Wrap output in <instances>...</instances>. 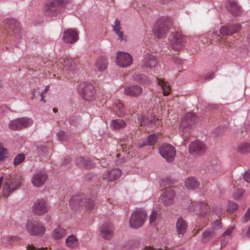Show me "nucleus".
Returning a JSON list of instances; mask_svg holds the SVG:
<instances>
[{
	"label": "nucleus",
	"instance_id": "54",
	"mask_svg": "<svg viewBox=\"0 0 250 250\" xmlns=\"http://www.w3.org/2000/svg\"><path fill=\"white\" fill-rule=\"evenodd\" d=\"M233 228L231 227L226 230L223 234V236L230 235L232 232Z\"/></svg>",
	"mask_w": 250,
	"mask_h": 250
},
{
	"label": "nucleus",
	"instance_id": "48",
	"mask_svg": "<svg viewBox=\"0 0 250 250\" xmlns=\"http://www.w3.org/2000/svg\"><path fill=\"white\" fill-rule=\"evenodd\" d=\"M238 208V205L235 203L229 202L228 203V210L230 211H234Z\"/></svg>",
	"mask_w": 250,
	"mask_h": 250
},
{
	"label": "nucleus",
	"instance_id": "35",
	"mask_svg": "<svg viewBox=\"0 0 250 250\" xmlns=\"http://www.w3.org/2000/svg\"><path fill=\"white\" fill-rule=\"evenodd\" d=\"M158 84L161 86L163 90V94L164 96H167L170 93V88L167 83L164 81V80L157 78V79Z\"/></svg>",
	"mask_w": 250,
	"mask_h": 250
},
{
	"label": "nucleus",
	"instance_id": "59",
	"mask_svg": "<svg viewBox=\"0 0 250 250\" xmlns=\"http://www.w3.org/2000/svg\"><path fill=\"white\" fill-rule=\"evenodd\" d=\"M246 235L248 237L250 238V226L249 227L248 229L247 230Z\"/></svg>",
	"mask_w": 250,
	"mask_h": 250
},
{
	"label": "nucleus",
	"instance_id": "34",
	"mask_svg": "<svg viewBox=\"0 0 250 250\" xmlns=\"http://www.w3.org/2000/svg\"><path fill=\"white\" fill-rule=\"evenodd\" d=\"M215 235L213 229L209 228L207 229L202 233L201 241L206 243L209 241Z\"/></svg>",
	"mask_w": 250,
	"mask_h": 250
},
{
	"label": "nucleus",
	"instance_id": "51",
	"mask_svg": "<svg viewBox=\"0 0 250 250\" xmlns=\"http://www.w3.org/2000/svg\"><path fill=\"white\" fill-rule=\"evenodd\" d=\"M221 228V223L220 220H216L212 225V228L214 229H219Z\"/></svg>",
	"mask_w": 250,
	"mask_h": 250
},
{
	"label": "nucleus",
	"instance_id": "55",
	"mask_svg": "<svg viewBox=\"0 0 250 250\" xmlns=\"http://www.w3.org/2000/svg\"><path fill=\"white\" fill-rule=\"evenodd\" d=\"M9 240L11 241L12 242H18L20 240V238L17 236H10L8 237Z\"/></svg>",
	"mask_w": 250,
	"mask_h": 250
},
{
	"label": "nucleus",
	"instance_id": "17",
	"mask_svg": "<svg viewBox=\"0 0 250 250\" xmlns=\"http://www.w3.org/2000/svg\"><path fill=\"white\" fill-rule=\"evenodd\" d=\"M139 121H140L141 126H147L150 129L153 128V125L155 127H158L161 125V121L156 117H151L150 119H148L147 117L146 118L142 116Z\"/></svg>",
	"mask_w": 250,
	"mask_h": 250
},
{
	"label": "nucleus",
	"instance_id": "61",
	"mask_svg": "<svg viewBox=\"0 0 250 250\" xmlns=\"http://www.w3.org/2000/svg\"><path fill=\"white\" fill-rule=\"evenodd\" d=\"M199 230H200V229H198V230H197L196 231V232L193 234V236H194L195 235H196V234H197V233H198V232H199Z\"/></svg>",
	"mask_w": 250,
	"mask_h": 250
},
{
	"label": "nucleus",
	"instance_id": "52",
	"mask_svg": "<svg viewBox=\"0 0 250 250\" xmlns=\"http://www.w3.org/2000/svg\"><path fill=\"white\" fill-rule=\"evenodd\" d=\"M214 73L212 72H210L207 73L204 76V79L206 80H210L214 78Z\"/></svg>",
	"mask_w": 250,
	"mask_h": 250
},
{
	"label": "nucleus",
	"instance_id": "3",
	"mask_svg": "<svg viewBox=\"0 0 250 250\" xmlns=\"http://www.w3.org/2000/svg\"><path fill=\"white\" fill-rule=\"evenodd\" d=\"M147 214L145 211L139 209L134 211L129 218V225L134 229L141 228L145 223Z\"/></svg>",
	"mask_w": 250,
	"mask_h": 250
},
{
	"label": "nucleus",
	"instance_id": "62",
	"mask_svg": "<svg viewBox=\"0 0 250 250\" xmlns=\"http://www.w3.org/2000/svg\"><path fill=\"white\" fill-rule=\"evenodd\" d=\"M53 110L54 112L56 113V112H57V110H57V108H53Z\"/></svg>",
	"mask_w": 250,
	"mask_h": 250
},
{
	"label": "nucleus",
	"instance_id": "28",
	"mask_svg": "<svg viewBox=\"0 0 250 250\" xmlns=\"http://www.w3.org/2000/svg\"><path fill=\"white\" fill-rule=\"evenodd\" d=\"M132 139L131 137L126 136L121 141V146L123 152L129 154L130 149L131 148Z\"/></svg>",
	"mask_w": 250,
	"mask_h": 250
},
{
	"label": "nucleus",
	"instance_id": "19",
	"mask_svg": "<svg viewBox=\"0 0 250 250\" xmlns=\"http://www.w3.org/2000/svg\"><path fill=\"white\" fill-rule=\"evenodd\" d=\"M121 171L118 168H113L106 171L103 174V180L105 182H111L120 177Z\"/></svg>",
	"mask_w": 250,
	"mask_h": 250
},
{
	"label": "nucleus",
	"instance_id": "46",
	"mask_svg": "<svg viewBox=\"0 0 250 250\" xmlns=\"http://www.w3.org/2000/svg\"><path fill=\"white\" fill-rule=\"evenodd\" d=\"M244 192V189H238L235 192L233 193V197L236 200H238L242 196Z\"/></svg>",
	"mask_w": 250,
	"mask_h": 250
},
{
	"label": "nucleus",
	"instance_id": "39",
	"mask_svg": "<svg viewBox=\"0 0 250 250\" xmlns=\"http://www.w3.org/2000/svg\"><path fill=\"white\" fill-rule=\"evenodd\" d=\"M111 125L114 129L118 130L125 127L126 123L124 120L116 119L112 121Z\"/></svg>",
	"mask_w": 250,
	"mask_h": 250
},
{
	"label": "nucleus",
	"instance_id": "20",
	"mask_svg": "<svg viewBox=\"0 0 250 250\" xmlns=\"http://www.w3.org/2000/svg\"><path fill=\"white\" fill-rule=\"evenodd\" d=\"M113 231V225L111 223H104L101 227V235L105 239H110L112 237Z\"/></svg>",
	"mask_w": 250,
	"mask_h": 250
},
{
	"label": "nucleus",
	"instance_id": "38",
	"mask_svg": "<svg viewBox=\"0 0 250 250\" xmlns=\"http://www.w3.org/2000/svg\"><path fill=\"white\" fill-rule=\"evenodd\" d=\"M62 69L65 71L73 70L76 66L75 62L71 59H67L64 61Z\"/></svg>",
	"mask_w": 250,
	"mask_h": 250
},
{
	"label": "nucleus",
	"instance_id": "8",
	"mask_svg": "<svg viewBox=\"0 0 250 250\" xmlns=\"http://www.w3.org/2000/svg\"><path fill=\"white\" fill-rule=\"evenodd\" d=\"M33 124V120L29 118L22 117L12 121L9 126L12 130H20L27 127Z\"/></svg>",
	"mask_w": 250,
	"mask_h": 250
},
{
	"label": "nucleus",
	"instance_id": "29",
	"mask_svg": "<svg viewBox=\"0 0 250 250\" xmlns=\"http://www.w3.org/2000/svg\"><path fill=\"white\" fill-rule=\"evenodd\" d=\"M112 109L113 112L118 116H123L125 115V110L124 104L120 101L114 103Z\"/></svg>",
	"mask_w": 250,
	"mask_h": 250
},
{
	"label": "nucleus",
	"instance_id": "30",
	"mask_svg": "<svg viewBox=\"0 0 250 250\" xmlns=\"http://www.w3.org/2000/svg\"><path fill=\"white\" fill-rule=\"evenodd\" d=\"M107 64V59L101 56L97 58L95 62V67L99 71H102L106 68Z\"/></svg>",
	"mask_w": 250,
	"mask_h": 250
},
{
	"label": "nucleus",
	"instance_id": "1",
	"mask_svg": "<svg viewBox=\"0 0 250 250\" xmlns=\"http://www.w3.org/2000/svg\"><path fill=\"white\" fill-rule=\"evenodd\" d=\"M4 180L2 192L3 196L5 197H8L12 192L18 189L23 181L21 176L20 175L6 176Z\"/></svg>",
	"mask_w": 250,
	"mask_h": 250
},
{
	"label": "nucleus",
	"instance_id": "47",
	"mask_svg": "<svg viewBox=\"0 0 250 250\" xmlns=\"http://www.w3.org/2000/svg\"><path fill=\"white\" fill-rule=\"evenodd\" d=\"M157 213L155 210H153L149 217V221L150 223L154 222L157 218Z\"/></svg>",
	"mask_w": 250,
	"mask_h": 250
},
{
	"label": "nucleus",
	"instance_id": "40",
	"mask_svg": "<svg viewBox=\"0 0 250 250\" xmlns=\"http://www.w3.org/2000/svg\"><path fill=\"white\" fill-rule=\"evenodd\" d=\"M67 246L71 248H76L78 246V239L75 235L69 236L65 240Z\"/></svg>",
	"mask_w": 250,
	"mask_h": 250
},
{
	"label": "nucleus",
	"instance_id": "31",
	"mask_svg": "<svg viewBox=\"0 0 250 250\" xmlns=\"http://www.w3.org/2000/svg\"><path fill=\"white\" fill-rule=\"evenodd\" d=\"M185 184L188 189H195L198 188L199 182L195 177H190L186 179Z\"/></svg>",
	"mask_w": 250,
	"mask_h": 250
},
{
	"label": "nucleus",
	"instance_id": "6",
	"mask_svg": "<svg viewBox=\"0 0 250 250\" xmlns=\"http://www.w3.org/2000/svg\"><path fill=\"white\" fill-rule=\"evenodd\" d=\"M188 38L183 36L181 32H175L170 37V45L173 50L179 51L183 48Z\"/></svg>",
	"mask_w": 250,
	"mask_h": 250
},
{
	"label": "nucleus",
	"instance_id": "50",
	"mask_svg": "<svg viewBox=\"0 0 250 250\" xmlns=\"http://www.w3.org/2000/svg\"><path fill=\"white\" fill-rule=\"evenodd\" d=\"M7 150L2 147V146L0 144V161L3 159L7 154Z\"/></svg>",
	"mask_w": 250,
	"mask_h": 250
},
{
	"label": "nucleus",
	"instance_id": "12",
	"mask_svg": "<svg viewBox=\"0 0 250 250\" xmlns=\"http://www.w3.org/2000/svg\"><path fill=\"white\" fill-rule=\"evenodd\" d=\"M209 34L211 36V40L221 46L229 47H231L233 44L231 38L221 37L214 31H210Z\"/></svg>",
	"mask_w": 250,
	"mask_h": 250
},
{
	"label": "nucleus",
	"instance_id": "36",
	"mask_svg": "<svg viewBox=\"0 0 250 250\" xmlns=\"http://www.w3.org/2000/svg\"><path fill=\"white\" fill-rule=\"evenodd\" d=\"M66 233V230L60 227L55 229L52 233V237L55 239H59L62 238Z\"/></svg>",
	"mask_w": 250,
	"mask_h": 250
},
{
	"label": "nucleus",
	"instance_id": "22",
	"mask_svg": "<svg viewBox=\"0 0 250 250\" xmlns=\"http://www.w3.org/2000/svg\"><path fill=\"white\" fill-rule=\"evenodd\" d=\"M205 150V146L204 144L199 141L191 142L189 146V152L192 155H196L202 153Z\"/></svg>",
	"mask_w": 250,
	"mask_h": 250
},
{
	"label": "nucleus",
	"instance_id": "44",
	"mask_svg": "<svg viewBox=\"0 0 250 250\" xmlns=\"http://www.w3.org/2000/svg\"><path fill=\"white\" fill-rule=\"evenodd\" d=\"M32 99L37 98L38 96H39L41 97L40 101L45 102V100L43 98V93L40 91L39 88L38 87L34 89L32 92Z\"/></svg>",
	"mask_w": 250,
	"mask_h": 250
},
{
	"label": "nucleus",
	"instance_id": "18",
	"mask_svg": "<svg viewBox=\"0 0 250 250\" xmlns=\"http://www.w3.org/2000/svg\"><path fill=\"white\" fill-rule=\"evenodd\" d=\"M62 39L66 43H73L79 39L77 31L73 29H68L63 32Z\"/></svg>",
	"mask_w": 250,
	"mask_h": 250
},
{
	"label": "nucleus",
	"instance_id": "9",
	"mask_svg": "<svg viewBox=\"0 0 250 250\" xmlns=\"http://www.w3.org/2000/svg\"><path fill=\"white\" fill-rule=\"evenodd\" d=\"M196 115L193 113H186L182 119L179 127L183 131H188L191 126L194 124L196 121Z\"/></svg>",
	"mask_w": 250,
	"mask_h": 250
},
{
	"label": "nucleus",
	"instance_id": "21",
	"mask_svg": "<svg viewBox=\"0 0 250 250\" xmlns=\"http://www.w3.org/2000/svg\"><path fill=\"white\" fill-rule=\"evenodd\" d=\"M47 178V176L45 172H38L33 175L32 183L34 186L40 187L45 183Z\"/></svg>",
	"mask_w": 250,
	"mask_h": 250
},
{
	"label": "nucleus",
	"instance_id": "5",
	"mask_svg": "<svg viewBox=\"0 0 250 250\" xmlns=\"http://www.w3.org/2000/svg\"><path fill=\"white\" fill-rule=\"evenodd\" d=\"M27 232L33 236H42L45 231V228L42 223L37 220H29L26 225Z\"/></svg>",
	"mask_w": 250,
	"mask_h": 250
},
{
	"label": "nucleus",
	"instance_id": "26",
	"mask_svg": "<svg viewBox=\"0 0 250 250\" xmlns=\"http://www.w3.org/2000/svg\"><path fill=\"white\" fill-rule=\"evenodd\" d=\"M112 27L114 32L118 36V40L121 42L126 41V36L124 34V32L121 30V22L118 19L115 20Z\"/></svg>",
	"mask_w": 250,
	"mask_h": 250
},
{
	"label": "nucleus",
	"instance_id": "42",
	"mask_svg": "<svg viewBox=\"0 0 250 250\" xmlns=\"http://www.w3.org/2000/svg\"><path fill=\"white\" fill-rule=\"evenodd\" d=\"M134 80L141 84H146L150 83L148 78L144 75L136 74L133 76Z\"/></svg>",
	"mask_w": 250,
	"mask_h": 250
},
{
	"label": "nucleus",
	"instance_id": "37",
	"mask_svg": "<svg viewBox=\"0 0 250 250\" xmlns=\"http://www.w3.org/2000/svg\"><path fill=\"white\" fill-rule=\"evenodd\" d=\"M8 24L10 28L14 30V37H19V35L18 34L20 32L19 23L15 20L11 19L8 21Z\"/></svg>",
	"mask_w": 250,
	"mask_h": 250
},
{
	"label": "nucleus",
	"instance_id": "24",
	"mask_svg": "<svg viewBox=\"0 0 250 250\" xmlns=\"http://www.w3.org/2000/svg\"><path fill=\"white\" fill-rule=\"evenodd\" d=\"M241 29V26L238 24L222 26L220 29V33L223 35H231L238 32Z\"/></svg>",
	"mask_w": 250,
	"mask_h": 250
},
{
	"label": "nucleus",
	"instance_id": "15",
	"mask_svg": "<svg viewBox=\"0 0 250 250\" xmlns=\"http://www.w3.org/2000/svg\"><path fill=\"white\" fill-rule=\"evenodd\" d=\"M175 192L171 188H167L163 193L160 196V202L164 205L167 206L172 205L174 202Z\"/></svg>",
	"mask_w": 250,
	"mask_h": 250
},
{
	"label": "nucleus",
	"instance_id": "32",
	"mask_svg": "<svg viewBox=\"0 0 250 250\" xmlns=\"http://www.w3.org/2000/svg\"><path fill=\"white\" fill-rule=\"evenodd\" d=\"M187 224L182 218L178 219L176 223V229L179 235H183L186 231Z\"/></svg>",
	"mask_w": 250,
	"mask_h": 250
},
{
	"label": "nucleus",
	"instance_id": "27",
	"mask_svg": "<svg viewBox=\"0 0 250 250\" xmlns=\"http://www.w3.org/2000/svg\"><path fill=\"white\" fill-rule=\"evenodd\" d=\"M226 7L228 10L233 15H238L241 11L240 7L234 0H229L227 4Z\"/></svg>",
	"mask_w": 250,
	"mask_h": 250
},
{
	"label": "nucleus",
	"instance_id": "49",
	"mask_svg": "<svg viewBox=\"0 0 250 250\" xmlns=\"http://www.w3.org/2000/svg\"><path fill=\"white\" fill-rule=\"evenodd\" d=\"M250 220V207L248 209L245 215L242 219L243 223H245Z\"/></svg>",
	"mask_w": 250,
	"mask_h": 250
},
{
	"label": "nucleus",
	"instance_id": "10",
	"mask_svg": "<svg viewBox=\"0 0 250 250\" xmlns=\"http://www.w3.org/2000/svg\"><path fill=\"white\" fill-rule=\"evenodd\" d=\"M62 2V0H48L43 7L44 14L47 16L54 15L57 13L59 6Z\"/></svg>",
	"mask_w": 250,
	"mask_h": 250
},
{
	"label": "nucleus",
	"instance_id": "56",
	"mask_svg": "<svg viewBox=\"0 0 250 250\" xmlns=\"http://www.w3.org/2000/svg\"><path fill=\"white\" fill-rule=\"evenodd\" d=\"M64 136H65V133L64 132L61 131V132L58 133V136L59 139H60L61 140L63 141L64 140Z\"/></svg>",
	"mask_w": 250,
	"mask_h": 250
},
{
	"label": "nucleus",
	"instance_id": "11",
	"mask_svg": "<svg viewBox=\"0 0 250 250\" xmlns=\"http://www.w3.org/2000/svg\"><path fill=\"white\" fill-rule=\"evenodd\" d=\"M159 152L161 156L167 162L172 161L176 154L175 148L171 145L165 144L159 148Z\"/></svg>",
	"mask_w": 250,
	"mask_h": 250
},
{
	"label": "nucleus",
	"instance_id": "23",
	"mask_svg": "<svg viewBox=\"0 0 250 250\" xmlns=\"http://www.w3.org/2000/svg\"><path fill=\"white\" fill-rule=\"evenodd\" d=\"M142 92V88L140 86L137 85L126 86L124 88L125 94L134 97L139 96Z\"/></svg>",
	"mask_w": 250,
	"mask_h": 250
},
{
	"label": "nucleus",
	"instance_id": "7",
	"mask_svg": "<svg viewBox=\"0 0 250 250\" xmlns=\"http://www.w3.org/2000/svg\"><path fill=\"white\" fill-rule=\"evenodd\" d=\"M50 209V206L47 199L37 200L33 206V212L36 215H42L47 213Z\"/></svg>",
	"mask_w": 250,
	"mask_h": 250
},
{
	"label": "nucleus",
	"instance_id": "60",
	"mask_svg": "<svg viewBox=\"0 0 250 250\" xmlns=\"http://www.w3.org/2000/svg\"><path fill=\"white\" fill-rule=\"evenodd\" d=\"M49 85H47L45 87L44 89L43 90V91L42 92L43 93V95L48 91V90H49Z\"/></svg>",
	"mask_w": 250,
	"mask_h": 250
},
{
	"label": "nucleus",
	"instance_id": "58",
	"mask_svg": "<svg viewBox=\"0 0 250 250\" xmlns=\"http://www.w3.org/2000/svg\"><path fill=\"white\" fill-rule=\"evenodd\" d=\"M146 144L145 142H143L142 143H139L138 144V147H142L144 146H146Z\"/></svg>",
	"mask_w": 250,
	"mask_h": 250
},
{
	"label": "nucleus",
	"instance_id": "45",
	"mask_svg": "<svg viewBox=\"0 0 250 250\" xmlns=\"http://www.w3.org/2000/svg\"><path fill=\"white\" fill-rule=\"evenodd\" d=\"M25 159V156L23 154H18L15 158L14 161V165L15 166H17L21 164L22 162L24 161Z\"/></svg>",
	"mask_w": 250,
	"mask_h": 250
},
{
	"label": "nucleus",
	"instance_id": "14",
	"mask_svg": "<svg viewBox=\"0 0 250 250\" xmlns=\"http://www.w3.org/2000/svg\"><path fill=\"white\" fill-rule=\"evenodd\" d=\"M132 62L131 56L126 52H118L116 56V64L122 67L129 66Z\"/></svg>",
	"mask_w": 250,
	"mask_h": 250
},
{
	"label": "nucleus",
	"instance_id": "41",
	"mask_svg": "<svg viewBox=\"0 0 250 250\" xmlns=\"http://www.w3.org/2000/svg\"><path fill=\"white\" fill-rule=\"evenodd\" d=\"M237 150L238 152L242 154L250 152V143H243L239 144Z\"/></svg>",
	"mask_w": 250,
	"mask_h": 250
},
{
	"label": "nucleus",
	"instance_id": "25",
	"mask_svg": "<svg viewBox=\"0 0 250 250\" xmlns=\"http://www.w3.org/2000/svg\"><path fill=\"white\" fill-rule=\"evenodd\" d=\"M158 64L157 58L150 54H146L142 65L143 68H152Z\"/></svg>",
	"mask_w": 250,
	"mask_h": 250
},
{
	"label": "nucleus",
	"instance_id": "64",
	"mask_svg": "<svg viewBox=\"0 0 250 250\" xmlns=\"http://www.w3.org/2000/svg\"><path fill=\"white\" fill-rule=\"evenodd\" d=\"M64 250L63 249H56V250Z\"/></svg>",
	"mask_w": 250,
	"mask_h": 250
},
{
	"label": "nucleus",
	"instance_id": "2",
	"mask_svg": "<svg viewBox=\"0 0 250 250\" xmlns=\"http://www.w3.org/2000/svg\"><path fill=\"white\" fill-rule=\"evenodd\" d=\"M69 205L74 210H77L83 206L91 209L94 207V203L91 199H87L84 195L79 194L71 197L69 201Z\"/></svg>",
	"mask_w": 250,
	"mask_h": 250
},
{
	"label": "nucleus",
	"instance_id": "43",
	"mask_svg": "<svg viewBox=\"0 0 250 250\" xmlns=\"http://www.w3.org/2000/svg\"><path fill=\"white\" fill-rule=\"evenodd\" d=\"M160 135L152 134L149 135L147 138V144L150 146H153L156 143Z\"/></svg>",
	"mask_w": 250,
	"mask_h": 250
},
{
	"label": "nucleus",
	"instance_id": "13",
	"mask_svg": "<svg viewBox=\"0 0 250 250\" xmlns=\"http://www.w3.org/2000/svg\"><path fill=\"white\" fill-rule=\"evenodd\" d=\"M79 91L85 100H90L94 94V86L88 83H81L80 85Z\"/></svg>",
	"mask_w": 250,
	"mask_h": 250
},
{
	"label": "nucleus",
	"instance_id": "16",
	"mask_svg": "<svg viewBox=\"0 0 250 250\" xmlns=\"http://www.w3.org/2000/svg\"><path fill=\"white\" fill-rule=\"evenodd\" d=\"M192 209L196 212V214L203 216L206 214L209 210V207L207 203L203 202H191Z\"/></svg>",
	"mask_w": 250,
	"mask_h": 250
},
{
	"label": "nucleus",
	"instance_id": "33",
	"mask_svg": "<svg viewBox=\"0 0 250 250\" xmlns=\"http://www.w3.org/2000/svg\"><path fill=\"white\" fill-rule=\"evenodd\" d=\"M76 164L80 167H85L89 168L93 167V163L89 160L85 159L83 157H80L76 160Z\"/></svg>",
	"mask_w": 250,
	"mask_h": 250
},
{
	"label": "nucleus",
	"instance_id": "57",
	"mask_svg": "<svg viewBox=\"0 0 250 250\" xmlns=\"http://www.w3.org/2000/svg\"><path fill=\"white\" fill-rule=\"evenodd\" d=\"M228 241H221V248H223L224 247H225L227 244L228 243Z\"/></svg>",
	"mask_w": 250,
	"mask_h": 250
},
{
	"label": "nucleus",
	"instance_id": "4",
	"mask_svg": "<svg viewBox=\"0 0 250 250\" xmlns=\"http://www.w3.org/2000/svg\"><path fill=\"white\" fill-rule=\"evenodd\" d=\"M171 26V22L167 19L158 21L154 26L153 31L154 35L158 39H163Z\"/></svg>",
	"mask_w": 250,
	"mask_h": 250
},
{
	"label": "nucleus",
	"instance_id": "53",
	"mask_svg": "<svg viewBox=\"0 0 250 250\" xmlns=\"http://www.w3.org/2000/svg\"><path fill=\"white\" fill-rule=\"evenodd\" d=\"M244 180L248 183H250V170L247 171L244 176Z\"/></svg>",
	"mask_w": 250,
	"mask_h": 250
},
{
	"label": "nucleus",
	"instance_id": "63",
	"mask_svg": "<svg viewBox=\"0 0 250 250\" xmlns=\"http://www.w3.org/2000/svg\"><path fill=\"white\" fill-rule=\"evenodd\" d=\"M46 249H47L46 248H42L39 249V250H45Z\"/></svg>",
	"mask_w": 250,
	"mask_h": 250
}]
</instances>
